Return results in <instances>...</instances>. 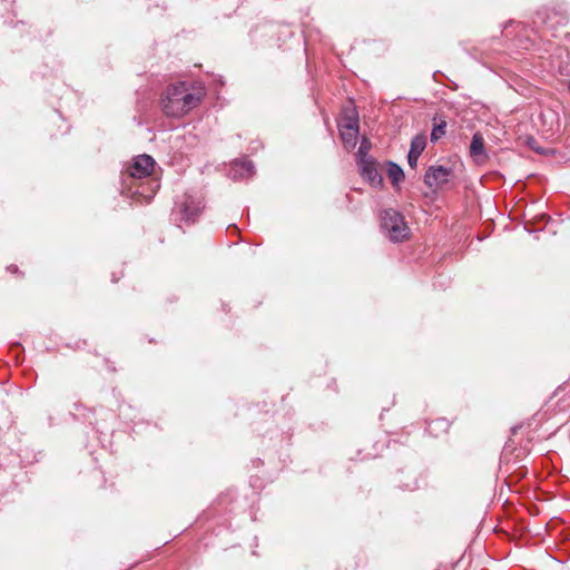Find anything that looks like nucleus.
<instances>
[{
    "instance_id": "1",
    "label": "nucleus",
    "mask_w": 570,
    "mask_h": 570,
    "mask_svg": "<svg viewBox=\"0 0 570 570\" xmlns=\"http://www.w3.org/2000/svg\"><path fill=\"white\" fill-rule=\"evenodd\" d=\"M205 94V88L202 85L179 82L167 87L160 105L167 116L179 118L196 108Z\"/></svg>"
},
{
    "instance_id": "2",
    "label": "nucleus",
    "mask_w": 570,
    "mask_h": 570,
    "mask_svg": "<svg viewBox=\"0 0 570 570\" xmlns=\"http://www.w3.org/2000/svg\"><path fill=\"white\" fill-rule=\"evenodd\" d=\"M381 227L394 243L406 239L410 235V228L404 220L403 215L393 209H384L381 214Z\"/></svg>"
},
{
    "instance_id": "3",
    "label": "nucleus",
    "mask_w": 570,
    "mask_h": 570,
    "mask_svg": "<svg viewBox=\"0 0 570 570\" xmlns=\"http://www.w3.org/2000/svg\"><path fill=\"white\" fill-rule=\"evenodd\" d=\"M357 165L360 168V174L365 181H367L373 187H382L383 177L379 171V164L374 158L363 159L357 161Z\"/></svg>"
},
{
    "instance_id": "4",
    "label": "nucleus",
    "mask_w": 570,
    "mask_h": 570,
    "mask_svg": "<svg viewBox=\"0 0 570 570\" xmlns=\"http://www.w3.org/2000/svg\"><path fill=\"white\" fill-rule=\"evenodd\" d=\"M451 169L444 166H431L424 175V184L430 188H439L449 181Z\"/></svg>"
},
{
    "instance_id": "5",
    "label": "nucleus",
    "mask_w": 570,
    "mask_h": 570,
    "mask_svg": "<svg viewBox=\"0 0 570 570\" xmlns=\"http://www.w3.org/2000/svg\"><path fill=\"white\" fill-rule=\"evenodd\" d=\"M154 166L155 160L149 155L137 156L129 168V175L132 178H146L153 173Z\"/></svg>"
},
{
    "instance_id": "6",
    "label": "nucleus",
    "mask_w": 570,
    "mask_h": 570,
    "mask_svg": "<svg viewBox=\"0 0 570 570\" xmlns=\"http://www.w3.org/2000/svg\"><path fill=\"white\" fill-rule=\"evenodd\" d=\"M254 164L250 160H235L230 164L228 176L233 180L246 179L254 175Z\"/></svg>"
},
{
    "instance_id": "7",
    "label": "nucleus",
    "mask_w": 570,
    "mask_h": 570,
    "mask_svg": "<svg viewBox=\"0 0 570 570\" xmlns=\"http://www.w3.org/2000/svg\"><path fill=\"white\" fill-rule=\"evenodd\" d=\"M426 147V138L424 135H416L412 141L410 151L407 154V163L411 168H415L417 165V160L420 155Z\"/></svg>"
},
{
    "instance_id": "8",
    "label": "nucleus",
    "mask_w": 570,
    "mask_h": 570,
    "mask_svg": "<svg viewBox=\"0 0 570 570\" xmlns=\"http://www.w3.org/2000/svg\"><path fill=\"white\" fill-rule=\"evenodd\" d=\"M204 206L200 200L187 197L181 206L183 218L187 223H193L195 218L202 213Z\"/></svg>"
},
{
    "instance_id": "9",
    "label": "nucleus",
    "mask_w": 570,
    "mask_h": 570,
    "mask_svg": "<svg viewBox=\"0 0 570 570\" xmlns=\"http://www.w3.org/2000/svg\"><path fill=\"white\" fill-rule=\"evenodd\" d=\"M341 139L344 144V147L347 150L353 149L356 146L357 142V136L360 132V128H352V127H338Z\"/></svg>"
},
{
    "instance_id": "10",
    "label": "nucleus",
    "mask_w": 570,
    "mask_h": 570,
    "mask_svg": "<svg viewBox=\"0 0 570 570\" xmlns=\"http://www.w3.org/2000/svg\"><path fill=\"white\" fill-rule=\"evenodd\" d=\"M386 166L387 177L391 180L392 185L397 188L400 183L404 180V171L401 168V166L391 160L386 163Z\"/></svg>"
},
{
    "instance_id": "11",
    "label": "nucleus",
    "mask_w": 570,
    "mask_h": 570,
    "mask_svg": "<svg viewBox=\"0 0 570 570\" xmlns=\"http://www.w3.org/2000/svg\"><path fill=\"white\" fill-rule=\"evenodd\" d=\"M338 127H352V128H360L358 127V115L354 106L347 107L344 109V116L342 121L338 124Z\"/></svg>"
},
{
    "instance_id": "12",
    "label": "nucleus",
    "mask_w": 570,
    "mask_h": 570,
    "mask_svg": "<svg viewBox=\"0 0 570 570\" xmlns=\"http://www.w3.org/2000/svg\"><path fill=\"white\" fill-rule=\"evenodd\" d=\"M470 155L473 158H479V157L485 155L484 140L480 132H475L472 136L471 145H470Z\"/></svg>"
},
{
    "instance_id": "13",
    "label": "nucleus",
    "mask_w": 570,
    "mask_h": 570,
    "mask_svg": "<svg viewBox=\"0 0 570 570\" xmlns=\"http://www.w3.org/2000/svg\"><path fill=\"white\" fill-rule=\"evenodd\" d=\"M449 429L450 422L444 417L436 419L435 421L431 422L428 425L429 433L434 436H439L442 433H446Z\"/></svg>"
},
{
    "instance_id": "14",
    "label": "nucleus",
    "mask_w": 570,
    "mask_h": 570,
    "mask_svg": "<svg viewBox=\"0 0 570 570\" xmlns=\"http://www.w3.org/2000/svg\"><path fill=\"white\" fill-rule=\"evenodd\" d=\"M370 148L371 142L366 138H363L357 150V161L363 159H372V157L367 155Z\"/></svg>"
},
{
    "instance_id": "15",
    "label": "nucleus",
    "mask_w": 570,
    "mask_h": 570,
    "mask_svg": "<svg viewBox=\"0 0 570 570\" xmlns=\"http://www.w3.org/2000/svg\"><path fill=\"white\" fill-rule=\"evenodd\" d=\"M446 128V121L442 120L439 124H435L432 132H431V140L436 141L439 140L444 134Z\"/></svg>"
},
{
    "instance_id": "16",
    "label": "nucleus",
    "mask_w": 570,
    "mask_h": 570,
    "mask_svg": "<svg viewBox=\"0 0 570 570\" xmlns=\"http://www.w3.org/2000/svg\"><path fill=\"white\" fill-rule=\"evenodd\" d=\"M9 269H10V271H12V272H13V271L16 272V271H17V267L10 266V267H9Z\"/></svg>"
},
{
    "instance_id": "17",
    "label": "nucleus",
    "mask_w": 570,
    "mask_h": 570,
    "mask_svg": "<svg viewBox=\"0 0 570 570\" xmlns=\"http://www.w3.org/2000/svg\"><path fill=\"white\" fill-rule=\"evenodd\" d=\"M144 197L147 199V202H149L151 199V196H145Z\"/></svg>"
}]
</instances>
